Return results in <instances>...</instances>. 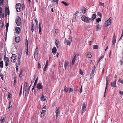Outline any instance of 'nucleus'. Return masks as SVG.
I'll return each instance as SVG.
<instances>
[{
    "label": "nucleus",
    "mask_w": 123,
    "mask_h": 123,
    "mask_svg": "<svg viewBox=\"0 0 123 123\" xmlns=\"http://www.w3.org/2000/svg\"><path fill=\"white\" fill-rule=\"evenodd\" d=\"M57 49L55 47H54L52 50V52L54 55H55Z\"/></svg>",
    "instance_id": "obj_19"
},
{
    "label": "nucleus",
    "mask_w": 123,
    "mask_h": 123,
    "mask_svg": "<svg viewBox=\"0 0 123 123\" xmlns=\"http://www.w3.org/2000/svg\"><path fill=\"white\" fill-rule=\"evenodd\" d=\"M3 0H0V5H1L2 4H3Z\"/></svg>",
    "instance_id": "obj_40"
},
{
    "label": "nucleus",
    "mask_w": 123,
    "mask_h": 123,
    "mask_svg": "<svg viewBox=\"0 0 123 123\" xmlns=\"http://www.w3.org/2000/svg\"><path fill=\"white\" fill-rule=\"evenodd\" d=\"M73 91L72 89L70 88H68V90L69 91V93H70L72 91Z\"/></svg>",
    "instance_id": "obj_44"
},
{
    "label": "nucleus",
    "mask_w": 123,
    "mask_h": 123,
    "mask_svg": "<svg viewBox=\"0 0 123 123\" xmlns=\"http://www.w3.org/2000/svg\"><path fill=\"white\" fill-rule=\"evenodd\" d=\"M34 58L35 59L37 60L38 57V52H35L34 54Z\"/></svg>",
    "instance_id": "obj_17"
},
{
    "label": "nucleus",
    "mask_w": 123,
    "mask_h": 123,
    "mask_svg": "<svg viewBox=\"0 0 123 123\" xmlns=\"http://www.w3.org/2000/svg\"><path fill=\"white\" fill-rule=\"evenodd\" d=\"M86 104L84 102H83L82 104V113L85 112L86 110Z\"/></svg>",
    "instance_id": "obj_8"
},
{
    "label": "nucleus",
    "mask_w": 123,
    "mask_h": 123,
    "mask_svg": "<svg viewBox=\"0 0 123 123\" xmlns=\"http://www.w3.org/2000/svg\"><path fill=\"white\" fill-rule=\"evenodd\" d=\"M119 93L120 94L123 95V92H122L121 91H119Z\"/></svg>",
    "instance_id": "obj_61"
},
{
    "label": "nucleus",
    "mask_w": 123,
    "mask_h": 123,
    "mask_svg": "<svg viewBox=\"0 0 123 123\" xmlns=\"http://www.w3.org/2000/svg\"><path fill=\"white\" fill-rule=\"evenodd\" d=\"M0 66L1 68H3V61H0Z\"/></svg>",
    "instance_id": "obj_31"
},
{
    "label": "nucleus",
    "mask_w": 123,
    "mask_h": 123,
    "mask_svg": "<svg viewBox=\"0 0 123 123\" xmlns=\"http://www.w3.org/2000/svg\"><path fill=\"white\" fill-rule=\"evenodd\" d=\"M92 70L91 73V75H90V77L91 78L92 77L93 75L94 74L95 71V66H94V67L93 68H92Z\"/></svg>",
    "instance_id": "obj_10"
},
{
    "label": "nucleus",
    "mask_w": 123,
    "mask_h": 123,
    "mask_svg": "<svg viewBox=\"0 0 123 123\" xmlns=\"http://www.w3.org/2000/svg\"><path fill=\"white\" fill-rule=\"evenodd\" d=\"M68 90V88H65L64 89V91L67 93Z\"/></svg>",
    "instance_id": "obj_43"
},
{
    "label": "nucleus",
    "mask_w": 123,
    "mask_h": 123,
    "mask_svg": "<svg viewBox=\"0 0 123 123\" xmlns=\"http://www.w3.org/2000/svg\"><path fill=\"white\" fill-rule=\"evenodd\" d=\"M59 42V41L58 40H56L55 41V44L56 45H58Z\"/></svg>",
    "instance_id": "obj_48"
},
{
    "label": "nucleus",
    "mask_w": 123,
    "mask_h": 123,
    "mask_svg": "<svg viewBox=\"0 0 123 123\" xmlns=\"http://www.w3.org/2000/svg\"><path fill=\"white\" fill-rule=\"evenodd\" d=\"M5 117H4L3 118V119L1 118L0 120L1 121V123H3L4 122L5 120Z\"/></svg>",
    "instance_id": "obj_35"
},
{
    "label": "nucleus",
    "mask_w": 123,
    "mask_h": 123,
    "mask_svg": "<svg viewBox=\"0 0 123 123\" xmlns=\"http://www.w3.org/2000/svg\"><path fill=\"white\" fill-rule=\"evenodd\" d=\"M82 86H81V88L80 89V93H81L82 92Z\"/></svg>",
    "instance_id": "obj_50"
},
{
    "label": "nucleus",
    "mask_w": 123,
    "mask_h": 123,
    "mask_svg": "<svg viewBox=\"0 0 123 123\" xmlns=\"http://www.w3.org/2000/svg\"><path fill=\"white\" fill-rule=\"evenodd\" d=\"M97 25L96 26V30L97 31H98L101 29V27L98 23H97Z\"/></svg>",
    "instance_id": "obj_11"
},
{
    "label": "nucleus",
    "mask_w": 123,
    "mask_h": 123,
    "mask_svg": "<svg viewBox=\"0 0 123 123\" xmlns=\"http://www.w3.org/2000/svg\"><path fill=\"white\" fill-rule=\"evenodd\" d=\"M108 81H106V86L105 87V90H106L108 86Z\"/></svg>",
    "instance_id": "obj_46"
},
{
    "label": "nucleus",
    "mask_w": 123,
    "mask_h": 123,
    "mask_svg": "<svg viewBox=\"0 0 123 123\" xmlns=\"http://www.w3.org/2000/svg\"><path fill=\"white\" fill-rule=\"evenodd\" d=\"M118 82H120L121 83H122V84L123 83V80H121L120 78H119V79Z\"/></svg>",
    "instance_id": "obj_41"
},
{
    "label": "nucleus",
    "mask_w": 123,
    "mask_h": 123,
    "mask_svg": "<svg viewBox=\"0 0 123 123\" xmlns=\"http://www.w3.org/2000/svg\"><path fill=\"white\" fill-rule=\"evenodd\" d=\"M27 89H24L23 90V94L24 96V97L25 96L26 97V95Z\"/></svg>",
    "instance_id": "obj_27"
},
{
    "label": "nucleus",
    "mask_w": 123,
    "mask_h": 123,
    "mask_svg": "<svg viewBox=\"0 0 123 123\" xmlns=\"http://www.w3.org/2000/svg\"><path fill=\"white\" fill-rule=\"evenodd\" d=\"M98 15L99 16L100 18L102 17V15L99 12H98Z\"/></svg>",
    "instance_id": "obj_49"
},
{
    "label": "nucleus",
    "mask_w": 123,
    "mask_h": 123,
    "mask_svg": "<svg viewBox=\"0 0 123 123\" xmlns=\"http://www.w3.org/2000/svg\"><path fill=\"white\" fill-rule=\"evenodd\" d=\"M14 81H16V76L15 75L14 77Z\"/></svg>",
    "instance_id": "obj_62"
},
{
    "label": "nucleus",
    "mask_w": 123,
    "mask_h": 123,
    "mask_svg": "<svg viewBox=\"0 0 123 123\" xmlns=\"http://www.w3.org/2000/svg\"><path fill=\"white\" fill-rule=\"evenodd\" d=\"M20 58H18V64L19 65L20 63Z\"/></svg>",
    "instance_id": "obj_42"
},
{
    "label": "nucleus",
    "mask_w": 123,
    "mask_h": 123,
    "mask_svg": "<svg viewBox=\"0 0 123 123\" xmlns=\"http://www.w3.org/2000/svg\"><path fill=\"white\" fill-rule=\"evenodd\" d=\"M16 72H17L18 70V67L17 65L16 66Z\"/></svg>",
    "instance_id": "obj_60"
},
{
    "label": "nucleus",
    "mask_w": 123,
    "mask_h": 123,
    "mask_svg": "<svg viewBox=\"0 0 123 123\" xmlns=\"http://www.w3.org/2000/svg\"><path fill=\"white\" fill-rule=\"evenodd\" d=\"M72 37H70L67 40V41L66 39H65L64 41V43H67V45L70 46L72 41Z\"/></svg>",
    "instance_id": "obj_1"
},
{
    "label": "nucleus",
    "mask_w": 123,
    "mask_h": 123,
    "mask_svg": "<svg viewBox=\"0 0 123 123\" xmlns=\"http://www.w3.org/2000/svg\"><path fill=\"white\" fill-rule=\"evenodd\" d=\"M28 83L27 82H25V84L24 85V87L23 88L24 89H27V87L28 85Z\"/></svg>",
    "instance_id": "obj_30"
},
{
    "label": "nucleus",
    "mask_w": 123,
    "mask_h": 123,
    "mask_svg": "<svg viewBox=\"0 0 123 123\" xmlns=\"http://www.w3.org/2000/svg\"><path fill=\"white\" fill-rule=\"evenodd\" d=\"M22 76V70H21L19 76L21 78Z\"/></svg>",
    "instance_id": "obj_39"
},
{
    "label": "nucleus",
    "mask_w": 123,
    "mask_h": 123,
    "mask_svg": "<svg viewBox=\"0 0 123 123\" xmlns=\"http://www.w3.org/2000/svg\"><path fill=\"white\" fill-rule=\"evenodd\" d=\"M6 16L7 15H9V9L8 8H7L6 9Z\"/></svg>",
    "instance_id": "obj_22"
},
{
    "label": "nucleus",
    "mask_w": 123,
    "mask_h": 123,
    "mask_svg": "<svg viewBox=\"0 0 123 123\" xmlns=\"http://www.w3.org/2000/svg\"><path fill=\"white\" fill-rule=\"evenodd\" d=\"M116 37L114 36L112 41V44L113 45H115V44L116 42Z\"/></svg>",
    "instance_id": "obj_15"
},
{
    "label": "nucleus",
    "mask_w": 123,
    "mask_h": 123,
    "mask_svg": "<svg viewBox=\"0 0 123 123\" xmlns=\"http://www.w3.org/2000/svg\"><path fill=\"white\" fill-rule=\"evenodd\" d=\"M12 101L11 100L10 101L9 103V107H8V109L10 108L11 107H12Z\"/></svg>",
    "instance_id": "obj_26"
},
{
    "label": "nucleus",
    "mask_w": 123,
    "mask_h": 123,
    "mask_svg": "<svg viewBox=\"0 0 123 123\" xmlns=\"http://www.w3.org/2000/svg\"><path fill=\"white\" fill-rule=\"evenodd\" d=\"M44 114H45L41 112V117H43L44 115Z\"/></svg>",
    "instance_id": "obj_57"
},
{
    "label": "nucleus",
    "mask_w": 123,
    "mask_h": 123,
    "mask_svg": "<svg viewBox=\"0 0 123 123\" xmlns=\"http://www.w3.org/2000/svg\"><path fill=\"white\" fill-rule=\"evenodd\" d=\"M18 54V58H21V55L22 54V50H21L19 51Z\"/></svg>",
    "instance_id": "obj_25"
},
{
    "label": "nucleus",
    "mask_w": 123,
    "mask_h": 123,
    "mask_svg": "<svg viewBox=\"0 0 123 123\" xmlns=\"http://www.w3.org/2000/svg\"><path fill=\"white\" fill-rule=\"evenodd\" d=\"M100 5H101L103 6V7H104V3H100Z\"/></svg>",
    "instance_id": "obj_59"
},
{
    "label": "nucleus",
    "mask_w": 123,
    "mask_h": 123,
    "mask_svg": "<svg viewBox=\"0 0 123 123\" xmlns=\"http://www.w3.org/2000/svg\"><path fill=\"white\" fill-rule=\"evenodd\" d=\"M59 107H57L56 108L55 112L56 114V117H58V114H59Z\"/></svg>",
    "instance_id": "obj_18"
},
{
    "label": "nucleus",
    "mask_w": 123,
    "mask_h": 123,
    "mask_svg": "<svg viewBox=\"0 0 123 123\" xmlns=\"http://www.w3.org/2000/svg\"><path fill=\"white\" fill-rule=\"evenodd\" d=\"M87 56L89 58H90L92 57V55L90 52H88L87 53Z\"/></svg>",
    "instance_id": "obj_34"
},
{
    "label": "nucleus",
    "mask_w": 123,
    "mask_h": 123,
    "mask_svg": "<svg viewBox=\"0 0 123 123\" xmlns=\"http://www.w3.org/2000/svg\"><path fill=\"white\" fill-rule=\"evenodd\" d=\"M58 30L57 29H56L55 30V32L56 33V34H57V33H58Z\"/></svg>",
    "instance_id": "obj_54"
},
{
    "label": "nucleus",
    "mask_w": 123,
    "mask_h": 123,
    "mask_svg": "<svg viewBox=\"0 0 123 123\" xmlns=\"http://www.w3.org/2000/svg\"><path fill=\"white\" fill-rule=\"evenodd\" d=\"M42 96L41 98V100L42 101H44L46 99L45 98L46 97L44 96L43 94V93L42 94Z\"/></svg>",
    "instance_id": "obj_21"
},
{
    "label": "nucleus",
    "mask_w": 123,
    "mask_h": 123,
    "mask_svg": "<svg viewBox=\"0 0 123 123\" xmlns=\"http://www.w3.org/2000/svg\"><path fill=\"white\" fill-rule=\"evenodd\" d=\"M53 1L55 2H56V4L58 3V0H53Z\"/></svg>",
    "instance_id": "obj_52"
},
{
    "label": "nucleus",
    "mask_w": 123,
    "mask_h": 123,
    "mask_svg": "<svg viewBox=\"0 0 123 123\" xmlns=\"http://www.w3.org/2000/svg\"><path fill=\"white\" fill-rule=\"evenodd\" d=\"M9 26V24L8 23H7L6 24V30H7L8 29V28Z\"/></svg>",
    "instance_id": "obj_51"
},
{
    "label": "nucleus",
    "mask_w": 123,
    "mask_h": 123,
    "mask_svg": "<svg viewBox=\"0 0 123 123\" xmlns=\"http://www.w3.org/2000/svg\"><path fill=\"white\" fill-rule=\"evenodd\" d=\"M48 61H46L45 65V67H44V69H43V70L44 71H45L46 70V68H47V67L48 66Z\"/></svg>",
    "instance_id": "obj_23"
},
{
    "label": "nucleus",
    "mask_w": 123,
    "mask_h": 123,
    "mask_svg": "<svg viewBox=\"0 0 123 123\" xmlns=\"http://www.w3.org/2000/svg\"><path fill=\"white\" fill-rule=\"evenodd\" d=\"M35 21L36 22V25L37 26V27H38V23L37 19L36 18L35 19Z\"/></svg>",
    "instance_id": "obj_36"
},
{
    "label": "nucleus",
    "mask_w": 123,
    "mask_h": 123,
    "mask_svg": "<svg viewBox=\"0 0 123 123\" xmlns=\"http://www.w3.org/2000/svg\"><path fill=\"white\" fill-rule=\"evenodd\" d=\"M38 48V47H37L35 49V52H37Z\"/></svg>",
    "instance_id": "obj_56"
},
{
    "label": "nucleus",
    "mask_w": 123,
    "mask_h": 123,
    "mask_svg": "<svg viewBox=\"0 0 123 123\" xmlns=\"http://www.w3.org/2000/svg\"><path fill=\"white\" fill-rule=\"evenodd\" d=\"M25 44L27 45V46L28 44V41L27 39L26 40Z\"/></svg>",
    "instance_id": "obj_55"
},
{
    "label": "nucleus",
    "mask_w": 123,
    "mask_h": 123,
    "mask_svg": "<svg viewBox=\"0 0 123 123\" xmlns=\"http://www.w3.org/2000/svg\"><path fill=\"white\" fill-rule=\"evenodd\" d=\"M34 29V25L33 22L31 23V31L33 32Z\"/></svg>",
    "instance_id": "obj_29"
},
{
    "label": "nucleus",
    "mask_w": 123,
    "mask_h": 123,
    "mask_svg": "<svg viewBox=\"0 0 123 123\" xmlns=\"http://www.w3.org/2000/svg\"><path fill=\"white\" fill-rule=\"evenodd\" d=\"M11 94L9 92H8V97H7V99L8 100H9L10 98V96Z\"/></svg>",
    "instance_id": "obj_38"
},
{
    "label": "nucleus",
    "mask_w": 123,
    "mask_h": 123,
    "mask_svg": "<svg viewBox=\"0 0 123 123\" xmlns=\"http://www.w3.org/2000/svg\"><path fill=\"white\" fill-rule=\"evenodd\" d=\"M37 88L39 90H40L43 88V86L40 83H38L37 85Z\"/></svg>",
    "instance_id": "obj_14"
},
{
    "label": "nucleus",
    "mask_w": 123,
    "mask_h": 123,
    "mask_svg": "<svg viewBox=\"0 0 123 123\" xmlns=\"http://www.w3.org/2000/svg\"><path fill=\"white\" fill-rule=\"evenodd\" d=\"M80 74H81L82 75H83V73L82 72V71L80 70Z\"/></svg>",
    "instance_id": "obj_53"
},
{
    "label": "nucleus",
    "mask_w": 123,
    "mask_h": 123,
    "mask_svg": "<svg viewBox=\"0 0 123 123\" xmlns=\"http://www.w3.org/2000/svg\"><path fill=\"white\" fill-rule=\"evenodd\" d=\"M87 9L84 7H83L82 9V12L84 14L86 12V10Z\"/></svg>",
    "instance_id": "obj_28"
},
{
    "label": "nucleus",
    "mask_w": 123,
    "mask_h": 123,
    "mask_svg": "<svg viewBox=\"0 0 123 123\" xmlns=\"http://www.w3.org/2000/svg\"><path fill=\"white\" fill-rule=\"evenodd\" d=\"M46 112V111L45 110H43L42 111V113L45 114V113Z\"/></svg>",
    "instance_id": "obj_63"
},
{
    "label": "nucleus",
    "mask_w": 123,
    "mask_h": 123,
    "mask_svg": "<svg viewBox=\"0 0 123 123\" xmlns=\"http://www.w3.org/2000/svg\"><path fill=\"white\" fill-rule=\"evenodd\" d=\"M21 21V18L19 16H18L16 20V23L18 26H19L20 25Z\"/></svg>",
    "instance_id": "obj_2"
},
{
    "label": "nucleus",
    "mask_w": 123,
    "mask_h": 123,
    "mask_svg": "<svg viewBox=\"0 0 123 123\" xmlns=\"http://www.w3.org/2000/svg\"><path fill=\"white\" fill-rule=\"evenodd\" d=\"M62 3H63L64 5H65L66 6H68L69 4L68 3H67L66 2H65L63 1L62 2Z\"/></svg>",
    "instance_id": "obj_37"
},
{
    "label": "nucleus",
    "mask_w": 123,
    "mask_h": 123,
    "mask_svg": "<svg viewBox=\"0 0 123 123\" xmlns=\"http://www.w3.org/2000/svg\"><path fill=\"white\" fill-rule=\"evenodd\" d=\"M98 48V46L97 45H94L93 48L94 49H97Z\"/></svg>",
    "instance_id": "obj_47"
},
{
    "label": "nucleus",
    "mask_w": 123,
    "mask_h": 123,
    "mask_svg": "<svg viewBox=\"0 0 123 123\" xmlns=\"http://www.w3.org/2000/svg\"><path fill=\"white\" fill-rule=\"evenodd\" d=\"M82 20L85 22H87L89 20H91V19L89 17H87L84 15L83 16L81 17Z\"/></svg>",
    "instance_id": "obj_3"
},
{
    "label": "nucleus",
    "mask_w": 123,
    "mask_h": 123,
    "mask_svg": "<svg viewBox=\"0 0 123 123\" xmlns=\"http://www.w3.org/2000/svg\"><path fill=\"white\" fill-rule=\"evenodd\" d=\"M38 66L39 68L40 69L41 68V65L39 64V63H38Z\"/></svg>",
    "instance_id": "obj_64"
},
{
    "label": "nucleus",
    "mask_w": 123,
    "mask_h": 123,
    "mask_svg": "<svg viewBox=\"0 0 123 123\" xmlns=\"http://www.w3.org/2000/svg\"><path fill=\"white\" fill-rule=\"evenodd\" d=\"M96 13L95 14H92L91 17V19L92 21H93L96 18Z\"/></svg>",
    "instance_id": "obj_16"
},
{
    "label": "nucleus",
    "mask_w": 123,
    "mask_h": 123,
    "mask_svg": "<svg viewBox=\"0 0 123 123\" xmlns=\"http://www.w3.org/2000/svg\"><path fill=\"white\" fill-rule=\"evenodd\" d=\"M15 31L17 34H19L20 33L21 29L19 27H17L15 28Z\"/></svg>",
    "instance_id": "obj_13"
},
{
    "label": "nucleus",
    "mask_w": 123,
    "mask_h": 123,
    "mask_svg": "<svg viewBox=\"0 0 123 123\" xmlns=\"http://www.w3.org/2000/svg\"><path fill=\"white\" fill-rule=\"evenodd\" d=\"M76 54H74V55H73V57L72 63V65H74V63L75 62L76 59Z\"/></svg>",
    "instance_id": "obj_12"
},
{
    "label": "nucleus",
    "mask_w": 123,
    "mask_h": 123,
    "mask_svg": "<svg viewBox=\"0 0 123 123\" xmlns=\"http://www.w3.org/2000/svg\"><path fill=\"white\" fill-rule=\"evenodd\" d=\"M21 4L20 3H18L16 4V9L18 12H19L21 11Z\"/></svg>",
    "instance_id": "obj_4"
},
{
    "label": "nucleus",
    "mask_w": 123,
    "mask_h": 123,
    "mask_svg": "<svg viewBox=\"0 0 123 123\" xmlns=\"http://www.w3.org/2000/svg\"><path fill=\"white\" fill-rule=\"evenodd\" d=\"M25 49V52L26 53V55H28V49L27 47V48H26Z\"/></svg>",
    "instance_id": "obj_45"
},
{
    "label": "nucleus",
    "mask_w": 123,
    "mask_h": 123,
    "mask_svg": "<svg viewBox=\"0 0 123 123\" xmlns=\"http://www.w3.org/2000/svg\"><path fill=\"white\" fill-rule=\"evenodd\" d=\"M69 64V62L67 61H65V64H64V67L65 69L66 68L67 66Z\"/></svg>",
    "instance_id": "obj_24"
},
{
    "label": "nucleus",
    "mask_w": 123,
    "mask_h": 123,
    "mask_svg": "<svg viewBox=\"0 0 123 123\" xmlns=\"http://www.w3.org/2000/svg\"><path fill=\"white\" fill-rule=\"evenodd\" d=\"M38 77H37L36 79V80L35 81V82H34V87H35L37 83V81L38 80Z\"/></svg>",
    "instance_id": "obj_32"
},
{
    "label": "nucleus",
    "mask_w": 123,
    "mask_h": 123,
    "mask_svg": "<svg viewBox=\"0 0 123 123\" xmlns=\"http://www.w3.org/2000/svg\"><path fill=\"white\" fill-rule=\"evenodd\" d=\"M16 55L14 54H12V57H11V61L13 62H15L16 60Z\"/></svg>",
    "instance_id": "obj_6"
},
{
    "label": "nucleus",
    "mask_w": 123,
    "mask_h": 123,
    "mask_svg": "<svg viewBox=\"0 0 123 123\" xmlns=\"http://www.w3.org/2000/svg\"><path fill=\"white\" fill-rule=\"evenodd\" d=\"M4 58L5 61V65L7 67L9 65V59L7 57H6L5 56H4Z\"/></svg>",
    "instance_id": "obj_7"
},
{
    "label": "nucleus",
    "mask_w": 123,
    "mask_h": 123,
    "mask_svg": "<svg viewBox=\"0 0 123 123\" xmlns=\"http://www.w3.org/2000/svg\"><path fill=\"white\" fill-rule=\"evenodd\" d=\"M111 86L113 88L116 87V79H115L113 82L111 83Z\"/></svg>",
    "instance_id": "obj_9"
},
{
    "label": "nucleus",
    "mask_w": 123,
    "mask_h": 123,
    "mask_svg": "<svg viewBox=\"0 0 123 123\" xmlns=\"http://www.w3.org/2000/svg\"><path fill=\"white\" fill-rule=\"evenodd\" d=\"M39 33L40 35H41L42 34V32L41 31V29L40 28V29H39Z\"/></svg>",
    "instance_id": "obj_58"
},
{
    "label": "nucleus",
    "mask_w": 123,
    "mask_h": 123,
    "mask_svg": "<svg viewBox=\"0 0 123 123\" xmlns=\"http://www.w3.org/2000/svg\"><path fill=\"white\" fill-rule=\"evenodd\" d=\"M112 18H110L106 21L104 23L105 26L107 27L110 25L111 23Z\"/></svg>",
    "instance_id": "obj_5"
},
{
    "label": "nucleus",
    "mask_w": 123,
    "mask_h": 123,
    "mask_svg": "<svg viewBox=\"0 0 123 123\" xmlns=\"http://www.w3.org/2000/svg\"><path fill=\"white\" fill-rule=\"evenodd\" d=\"M15 40L17 43L19 42L20 40V37L19 36L16 37L15 38Z\"/></svg>",
    "instance_id": "obj_20"
},
{
    "label": "nucleus",
    "mask_w": 123,
    "mask_h": 123,
    "mask_svg": "<svg viewBox=\"0 0 123 123\" xmlns=\"http://www.w3.org/2000/svg\"><path fill=\"white\" fill-rule=\"evenodd\" d=\"M101 18H98L97 19H96V22L98 23L100 22L101 21Z\"/></svg>",
    "instance_id": "obj_33"
}]
</instances>
